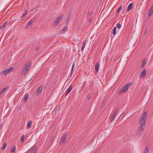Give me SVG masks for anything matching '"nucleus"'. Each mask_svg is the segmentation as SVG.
I'll list each match as a JSON object with an SVG mask.
<instances>
[{
	"mask_svg": "<svg viewBox=\"0 0 153 153\" xmlns=\"http://www.w3.org/2000/svg\"><path fill=\"white\" fill-rule=\"evenodd\" d=\"M146 73V69H144L143 70L142 72L140 74L139 76L140 78H143L144 77Z\"/></svg>",
	"mask_w": 153,
	"mask_h": 153,
	"instance_id": "nucleus-7",
	"label": "nucleus"
},
{
	"mask_svg": "<svg viewBox=\"0 0 153 153\" xmlns=\"http://www.w3.org/2000/svg\"><path fill=\"white\" fill-rule=\"evenodd\" d=\"M72 86H69L66 90V95H67L68 94H69L72 90Z\"/></svg>",
	"mask_w": 153,
	"mask_h": 153,
	"instance_id": "nucleus-13",
	"label": "nucleus"
},
{
	"mask_svg": "<svg viewBox=\"0 0 153 153\" xmlns=\"http://www.w3.org/2000/svg\"><path fill=\"white\" fill-rule=\"evenodd\" d=\"M6 145L7 144L6 143L4 144L2 147L1 148V149L3 150H4L6 147Z\"/></svg>",
	"mask_w": 153,
	"mask_h": 153,
	"instance_id": "nucleus-26",
	"label": "nucleus"
},
{
	"mask_svg": "<svg viewBox=\"0 0 153 153\" xmlns=\"http://www.w3.org/2000/svg\"><path fill=\"white\" fill-rule=\"evenodd\" d=\"M34 22V21H30L29 22L28 24H27V27H29Z\"/></svg>",
	"mask_w": 153,
	"mask_h": 153,
	"instance_id": "nucleus-20",
	"label": "nucleus"
},
{
	"mask_svg": "<svg viewBox=\"0 0 153 153\" xmlns=\"http://www.w3.org/2000/svg\"><path fill=\"white\" fill-rule=\"evenodd\" d=\"M91 95L90 94H88L87 95V98H88V100H89L90 99V98L91 97Z\"/></svg>",
	"mask_w": 153,
	"mask_h": 153,
	"instance_id": "nucleus-30",
	"label": "nucleus"
},
{
	"mask_svg": "<svg viewBox=\"0 0 153 153\" xmlns=\"http://www.w3.org/2000/svg\"><path fill=\"white\" fill-rule=\"evenodd\" d=\"M32 121L31 120H30L29 121H28L27 123V127L28 128H30L31 125H32Z\"/></svg>",
	"mask_w": 153,
	"mask_h": 153,
	"instance_id": "nucleus-19",
	"label": "nucleus"
},
{
	"mask_svg": "<svg viewBox=\"0 0 153 153\" xmlns=\"http://www.w3.org/2000/svg\"><path fill=\"white\" fill-rule=\"evenodd\" d=\"M66 136V134H65L63 135L62 138L61 139V140L60 142V143L61 144H62L65 142Z\"/></svg>",
	"mask_w": 153,
	"mask_h": 153,
	"instance_id": "nucleus-8",
	"label": "nucleus"
},
{
	"mask_svg": "<svg viewBox=\"0 0 153 153\" xmlns=\"http://www.w3.org/2000/svg\"><path fill=\"white\" fill-rule=\"evenodd\" d=\"M2 125H0V130L2 128Z\"/></svg>",
	"mask_w": 153,
	"mask_h": 153,
	"instance_id": "nucleus-36",
	"label": "nucleus"
},
{
	"mask_svg": "<svg viewBox=\"0 0 153 153\" xmlns=\"http://www.w3.org/2000/svg\"><path fill=\"white\" fill-rule=\"evenodd\" d=\"M74 68H71V74H73V72H74Z\"/></svg>",
	"mask_w": 153,
	"mask_h": 153,
	"instance_id": "nucleus-34",
	"label": "nucleus"
},
{
	"mask_svg": "<svg viewBox=\"0 0 153 153\" xmlns=\"http://www.w3.org/2000/svg\"><path fill=\"white\" fill-rule=\"evenodd\" d=\"M148 30V28L146 27L145 29V31L144 33V35H145L147 34V30Z\"/></svg>",
	"mask_w": 153,
	"mask_h": 153,
	"instance_id": "nucleus-31",
	"label": "nucleus"
},
{
	"mask_svg": "<svg viewBox=\"0 0 153 153\" xmlns=\"http://www.w3.org/2000/svg\"><path fill=\"white\" fill-rule=\"evenodd\" d=\"M31 64L30 62H28L25 64L22 70L23 74H25L27 72L31 66Z\"/></svg>",
	"mask_w": 153,
	"mask_h": 153,
	"instance_id": "nucleus-3",
	"label": "nucleus"
},
{
	"mask_svg": "<svg viewBox=\"0 0 153 153\" xmlns=\"http://www.w3.org/2000/svg\"><path fill=\"white\" fill-rule=\"evenodd\" d=\"M38 50V49H36V51Z\"/></svg>",
	"mask_w": 153,
	"mask_h": 153,
	"instance_id": "nucleus-38",
	"label": "nucleus"
},
{
	"mask_svg": "<svg viewBox=\"0 0 153 153\" xmlns=\"http://www.w3.org/2000/svg\"><path fill=\"white\" fill-rule=\"evenodd\" d=\"M16 149V147L15 146H13L11 148V152H15Z\"/></svg>",
	"mask_w": 153,
	"mask_h": 153,
	"instance_id": "nucleus-27",
	"label": "nucleus"
},
{
	"mask_svg": "<svg viewBox=\"0 0 153 153\" xmlns=\"http://www.w3.org/2000/svg\"><path fill=\"white\" fill-rule=\"evenodd\" d=\"M116 25L117 27L118 28H120L121 27V24L119 23L117 24Z\"/></svg>",
	"mask_w": 153,
	"mask_h": 153,
	"instance_id": "nucleus-28",
	"label": "nucleus"
},
{
	"mask_svg": "<svg viewBox=\"0 0 153 153\" xmlns=\"http://www.w3.org/2000/svg\"><path fill=\"white\" fill-rule=\"evenodd\" d=\"M117 108H115L114 110V113L112 114V115L110 117V121L112 122L114 119L115 116L117 114Z\"/></svg>",
	"mask_w": 153,
	"mask_h": 153,
	"instance_id": "nucleus-6",
	"label": "nucleus"
},
{
	"mask_svg": "<svg viewBox=\"0 0 153 153\" xmlns=\"http://www.w3.org/2000/svg\"><path fill=\"white\" fill-rule=\"evenodd\" d=\"M149 152V149L147 146H146L145 149L144 151V153H148Z\"/></svg>",
	"mask_w": 153,
	"mask_h": 153,
	"instance_id": "nucleus-21",
	"label": "nucleus"
},
{
	"mask_svg": "<svg viewBox=\"0 0 153 153\" xmlns=\"http://www.w3.org/2000/svg\"><path fill=\"white\" fill-rule=\"evenodd\" d=\"M88 14L89 15H91V13H92V12L91 11H88Z\"/></svg>",
	"mask_w": 153,
	"mask_h": 153,
	"instance_id": "nucleus-32",
	"label": "nucleus"
},
{
	"mask_svg": "<svg viewBox=\"0 0 153 153\" xmlns=\"http://www.w3.org/2000/svg\"><path fill=\"white\" fill-rule=\"evenodd\" d=\"M0 30L2 31V29L1 28V27H0Z\"/></svg>",
	"mask_w": 153,
	"mask_h": 153,
	"instance_id": "nucleus-37",
	"label": "nucleus"
},
{
	"mask_svg": "<svg viewBox=\"0 0 153 153\" xmlns=\"http://www.w3.org/2000/svg\"><path fill=\"white\" fill-rule=\"evenodd\" d=\"M7 22H5L3 26L2 27H0L2 29V30H3L7 26Z\"/></svg>",
	"mask_w": 153,
	"mask_h": 153,
	"instance_id": "nucleus-14",
	"label": "nucleus"
},
{
	"mask_svg": "<svg viewBox=\"0 0 153 153\" xmlns=\"http://www.w3.org/2000/svg\"><path fill=\"white\" fill-rule=\"evenodd\" d=\"M8 89V87H6L3 89H2L0 92V95L5 92Z\"/></svg>",
	"mask_w": 153,
	"mask_h": 153,
	"instance_id": "nucleus-15",
	"label": "nucleus"
},
{
	"mask_svg": "<svg viewBox=\"0 0 153 153\" xmlns=\"http://www.w3.org/2000/svg\"><path fill=\"white\" fill-rule=\"evenodd\" d=\"M42 88V86H39L37 89V93H40L41 92Z\"/></svg>",
	"mask_w": 153,
	"mask_h": 153,
	"instance_id": "nucleus-17",
	"label": "nucleus"
},
{
	"mask_svg": "<svg viewBox=\"0 0 153 153\" xmlns=\"http://www.w3.org/2000/svg\"><path fill=\"white\" fill-rule=\"evenodd\" d=\"M117 28L116 27H114L113 29L112 33L113 34L115 35L116 33V30Z\"/></svg>",
	"mask_w": 153,
	"mask_h": 153,
	"instance_id": "nucleus-25",
	"label": "nucleus"
},
{
	"mask_svg": "<svg viewBox=\"0 0 153 153\" xmlns=\"http://www.w3.org/2000/svg\"><path fill=\"white\" fill-rule=\"evenodd\" d=\"M122 6H120L118 8V9H117V13H120V10H121L122 9Z\"/></svg>",
	"mask_w": 153,
	"mask_h": 153,
	"instance_id": "nucleus-22",
	"label": "nucleus"
},
{
	"mask_svg": "<svg viewBox=\"0 0 153 153\" xmlns=\"http://www.w3.org/2000/svg\"><path fill=\"white\" fill-rule=\"evenodd\" d=\"M63 17V16L61 15L56 19L53 22L54 25L55 26L57 25L60 21L61 20Z\"/></svg>",
	"mask_w": 153,
	"mask_h": 153,
	"instance_id": "nucleus-5",
	"label": "nucleus"
},
{
	"mask_svg": "<svg viewBox=\"0 0 153 153\" xmlns=\"http://www.w3.org/2000/svg\"><path fill=\"white\" fill-rule=\"evenodd\" d=\"M147 113L146 111H145L143 114L141 118L140 123V126H143L145 124L146 119V116Z\"/></svg>",
	"mask_w": 153,
	"mask_h": 153,
	"instance_id": "nucleus-1",
	"label": "nucleus"
},
{
	"mask_svg": "<svg viewBox=\"0 0 153 153\" xmlns=\"http://www.w3.org/2000/svg\"><path fill=\"white\" fill-rule=\"evenodd\" d=\"M68 29V27L67 26H65V27L63 28L62 30V31L63 32L62 30H63L64 31H66Z\"/></svg>",
	"mask_w": 153,
	"mask_h": 153,
	"instance_id": "nucleus-29",
	"label": "nucleus"
},
{
	"mask_svg": "<svg viewBox=\"0 0 153 153\" xmlns=\"http://www.w3.org/2000/svg\"><path fill=\"white\" fill-rule=\"evenodd\" d=\"M99 66V63L98 62H96V64L95 66V72L96 73H97V72L98 71Z\"/></svg>",
	"mask_w": 153,
	"mask_h": 153,
	"instance_id": "nucleus-10",
	"label": "nucleus"
},
{
	"mask_svg": "<svg viewBox=\"0 0 153 153\" xmlns=\"http://www.w3.org/2000/svg\"><path fill=\"white\" fill-rule=\"evenodd\" d=\"M143 126H140L139 127L138 131V134L140 135L141 134L143 133V131L144 130V129L142 127Z\"/></svg>",
	"mask_w": 153,
	"mask_h": 153,
	"instance_id": "nucleus-12",
	"label": "nucleus"
},
{
	"mask_svg": "<svg viewBox=\"0 0 153 153\" xmlns=\"http://www.w3.org/2000/svg\"><path fill=\"white\" fill-rule=\"evenodd\" d=\"M132 3H130L128 6L127 9L126 10L127 12H128L129 10H130L132 9Z\"/></svg>",
	"mask_w": 153,
	"mask_h": 153,
	"instance_id": "nucleus-11",
	"label": "nucleus"
},
{
	"mask_svg": "<svg viewBox=\"0 0 153 153\" xmlns=\"http://www.w3.org/2000/svg\"><path fill=\"white\" fill-rule=\"evenodd\" d=\"M29 97V94L28 93L26 94L25 95L24 100H25V102H26L27 101V99Z\"/></svg>",
	"mask_w": 153,
	"mask_h": 153,
	"instance_id": "nucleus-16",
	"label": "nucleus"
},
{
	"mask_svg": "<svg viewBox=\"0 0 153 153\" xmlns=\"http://www.w3.org/2000/svg\"><path fill=\"white\" fill-rule=\"evenodd\" d=\"M14 70V67L13 66H11L1 71V74L6 75L13 71Z\"/></svg>",
	"mask_w": 153,
	"mask_h": 153,
	"instance_id": "nucleus-2",
	"label": "nucleus"
},
{
	"mask_svg": "<svg viewBox=\"0 0 153 153\" xmlns=\"http://www.w3.org/2000/svg\"><path fill=\"white\" fill-rule=\"evenodd\" d=\"M24 137L25 136L24 135H22L21 137V141L22 143H23L24 141Z\"/></svg>",
	"mask_w": 153,
	"mask_h": 153,
	"instance_id": "nucleus-24",
	"label": "nucleus"
},
{
	"mask_svg": "<svg viewBox=\"0 0 153 153\" xmlns=\"http://www.w3.org/2000/svg\"><path fill=\"white\" fill-rule=\"evenodd\" d=\"M146 63V61L145 59L143 60L142 62L141 68H143Z\"/></svg>",
	"mask_w": 153,
	"mask_h": 153,
	"instance_id": "nucleus-18",
	"label": "nucleus"
},
{
	"mask_svg": "<svg viewBox=\"0 0 153 153\" xmlns=\"http://www.w3.org/2000/svg\"><path fill=\"white\" fill-rule=\"evenodd\" d=\"M74 65H75L74 63L73 65H72V68H74Z\"/></svg>",
	"mask_w": 153,
	"mask_h": 153,
	"instance_id": "nucleus-35",
	"label": "nucleus"
},
{
	"mask_svg": "<svg viewBox=\"0 0 153 153\" xmlns=\"http://www.w3.org/2000/svg\"><path fill=\"white\" fill-rule=\"evenodd\" d=\"M132 85V83L131 82H129L126 84V85H124L122 88V89H120L119 91H118V93L119 94L122 93L126 90H127L129 87Z\"/></svg>",
	"mask_w": 153,
	"mask_h": 153,
	"instance_id": "nucleus-4",
	"label": "nucleus"
},
{
	"mask_svg": "<svg viewBox=\"0 0 153 153\" xmlns=\"http://www.w3.org/2000/svg\"><path fill=\"white\" fill-rule=\"evenodd\" d=\"M85 45H86L85 42H84L83 43L82 45V48H81V50H82V51H83L84 49V48L85 46Z\"/></svg>",
	"mask_w": 153,
	"mask_h": 153,
	"instance_id": "nucleus-23",
	"label": "nucleus"
},
{
	"mask_svg": "<svg viewBox=\"0 0 153 153\" xmlns=\"http://www.w3.org/2000/svg\"><path fill=\"white\" fill-rule=\"evenodd\" d=\"M27 14V13H25L23 14L22 15V17H22V18H23L24 16H25V15H26Z\"/></svg>",
	"mask_w": 153,
	"mask_h": 153,
	"instance_id": "nucleus-33",
	"label": "nucleus"
},
{
	"mask_svg": "<svg viewBox=\"0 0 153 153\" xmlns=\"http://www.w3.org/2000/svg\"><path fill=\"white\" fill-rule=\"evenodd\" d=\"M153 13V6H151V8L150 9L148 13V16L149 17H150L152 14Z\"/></svg>",
	"mask_w": 153,
	"mask_h": 153,
	"instance_id": "nucleus-9",
	"label": "nucleus"
}]
</instances>
